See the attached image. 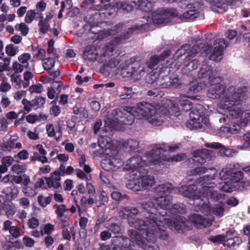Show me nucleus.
<instances>
[{"label":"nucleus","mask_w":250,"mask_h":250,"mask_svg":"<svg viewBox=\"0 0 250 250\" xmlns=\"http://www.w3.org/2000/svg\"><path fill=\"white\" fill-rule=\"evenodd\" d=\"M161 10L162 8L159 9L151 13V17H148L151 20L150 22L154 24H166L169 22V19L167 18L165 13L161 12Z\"/></svg>","instance_id":"nucleus-26"},{"label":"nucleus","mask_w":250,"mask_h":250,"mask_svg":"<svg viewBox=\"0 0 250 250\" xmlns=\"http://www.w3.org/2000/svg\"><path fill=\"white\" fill-rule=\"evenodd\" d=\"M106 228L109 231L115 234H119L122 232V228L120 224L111 223L106 226Z\"/></svg>","instance_id":"nucleus-53"},{"label":"nucleus","mask_w":250,"mask_h":250,"mask_svg":"<svg viewBox=\"0 0 250 250\" xmlns=\"http://www.w3.org/2000/svg\"><path fill=\"white\" fill-rule=\"evenodd\" d=\"M15 29L16 30L21 32V34L23 36H26L29 32L28 26L23 22L16 24Z\"/></svg>","instance_id":"nucleus-60"},{"label":"nucleus","mask_w":250,"mask_h":250,"mask_svg":"<svg viewBox=\"0 0 250 250\" xmlns=\"http://www.w3.org/2000/svg\"><path fill=\"white\" fill-rule=\"evenodd\" d=\"M141 206L139 209L121 207L119 215L123 219L128 218L130 226L139 230H145V238L149 241H154L157 237L166 239L167 235L165 229L167 227L180 232L185 226L183 218L179 217L178 220L172 222L164 215H161L160 212L157 213L152 201L143 202Z\"/></svg>","instance_id":"nucleus-1"},{"label":"nucleus","mask_w":250,"mask_h":250,"mask_svg":"<svg viewBox=\"0 0 250 250\" xmlns=\"http://www.w3.org/2000/svg\"><path fill=\"white\" fill-rule=\"evenodd\" d=\"M211 173L200 177L197 181V185L183 186L178 188L179 193L193 200H198L203 197H212L213 195V188L215 184L208 182L214 179L217 175L215 168H210Z\"/></svg>","instance_id":"nucleus-3"},{"label":"nucleus","mask_w":250,"mask_h":250,"mask_svg":"<svg viewBox=\"0 0 250 250\" xmlns=\"http://www.w3.org/2000/svg\"><path fill=\"white\" fill-rule=\"evenodd\" d=\"M147 72L146 67L144 64L135 62L131 65V68L123 70L122 74L124 77H130L134 81L140 80Z\"/></svg>","instance_id":"nucleus-11"},{"label":"nucleus","mask_w":250,"mask_h":250,"mask_svg":"<svg viewBox=\"0 0 250 250\" xmlns=\"http://www.w3.org/2000/svg\"><path fill=\"white\" fill-rule=\"evenodd\" d=\"M236 105H233L228 108H223L224 109L227 110L226 114L227 118L229 119H236L240 118V119L242 118V117L246 111H250V110L243 111L240 108L235 106Z\"/></svg>","instance_id":"nucleus-25"},{"label":"nucleus","mask_w":250,"mask_h":250,"mask_svg":"<svg viewBox=\"0 0 250 250\" xmlns=\"http://www.w3.org/2000/svg\"><path fill=\"white\" fill-rule=\"evenodd\" d=\"M205 146L214 149H219V154L222 157H231L236 155L235 150L227 148L221 144L216 142L206 143Z\"/></svg>","instance_id":"nucleus-21"},{"label":"nucleus","mask_w":250,"mask_h":250,"mask_svg":"<svg viewBox=\"0 0 250 250\" xmlns=\"http://www.w3.org/2000/svg\"><path fill=\"white\" fill-rule=\"evenodd\" d=\"M189 220L197 228H200L201 226L206 227L209 224V221L203 217L201 215L194 213L189 215Z\"/></svg>","instance_id":"nucleus-28"},{"label":"nucleus","mask_w":250,"mask_h":250,"mask_svg":"<svg viewBox=\"0 0 250 250\" xmlns=\"http://www.w3.org/2000/svg\"><path fill=\"white\" fill-rule=\"evenodd\" d=\"M235 166V165H229L227 167L223 168L219 173L220 178L221 180H226L229 177L231 178Z\"/></svg>","instance_id":"nucleus-38"},{"label":"nucleus","mask_w":250,"mask_h":250,"mask_svg":"<svg viewBox=\"0 0 250 250\" xmlns=\"http://www.w3.org/2000/svg\"><path fill=\"white\" fill-rule=\"evenodd\" d=\"M228 45V42L224 39L216 40L213 51L209 56V59L215 62L220 61L223 57V50Z\"/></svg>","instance_id":"nucleus-16"},{"label":"nucleus","mask_w":250,"mask_h":250,"mask_svg":"<svg viewBox=\"0 0 250 250\" xmlns=\"http://www.w3.org/2000/svg\"><path fill=\"white\" fill-rule=\"evenodd\" d=\"M197 97L198 96H196L188 97L185 95H181L175 101L167 100L165 104V109H161V112L162 114L166 115L170 114L178 116L179 115L178 113L181 110L187 112L192 108V103L188 98L192 100H199V99Z\"/></svg>","instance_id":"nucleus-6"},{"label":"nucleus","mask_w":250,"mask_h":250,"mask_svg":"<svg viewBox=\"0 0 250 250\" xmlns=\"http://www.w3.org/2000/svg\"><path fill=\"white\" fill-rule=\"evenodd\" d=\"M158 146H160L161 147L165 148V149H164V151H162V152L161 153V154L160 155V158L159 160L157 161V164H159V163H160L159 161H161V159H164L163 153L164 152L167 151V148L168 149L169 152H174V151L177 150L179 148V145H178V144H174V145L168 146H164V145H155L154 147H155Z\"/></svg>","instance_id":"nucleus-46"},{"label":"nucleus","mask_w":250,"mask_h":250,"mask_svg":"<svg viewBox=\"0 0 250 250\" xmlns=\"http://www.w3.org/2000/svg\"><path fill=\"white\" fill-rule=\"evenodd\" d=\"M165 148L160 146L153 147L148 153H146L142 158L139 156L133 157L127 160L124 164V168L127 170H132V175H134V172L136 170H143L144 167L149 164L157 165V161L159 160L160 155Z\"/></svg>","instance_id":"nucleus-5"},{"label":"nucleus","mask_w":250,"mask_h":250,"mask_svg":"<svg viewBox=\"0 0 250 250\" xmlns=\"http://www.w3.org/2000/svg\"><path fill=\"white\" fill-rule=\"evenodd\" d=\"M129 2L133 3L134 7L146 12L151 11L152 7L151 2L148 0H130Z\"/></svg>","instance_id":"nucleus-29"},{"label":"nucleus","mask_w":250,"mask_h":250,"mask_svg":"<svg viewBox=\"0 0 250 250\" xmlns=\"http://www.w3.org/2000/svg\"><path fill=\"white\" fill-rule=\"evenodd\" d=\"M138 29V27L135 26L129 27L126 31L121 33V35L116 36L105 44L104 47V57H111L109 60L106 61L105 63L106 66L112 68L118 65L119 60L116 57L118 56L121 53L120 44L125 43L132 33Z\"/></svg>","instance_id":"nucleus-4"},{"label":"nucleus","mask_w":250,"mask_h":250,"mask_svg":"<svg viewBox=\"0 0 250 250\" xmlns=\"http://www.w3.org/2000/svg\"><path fill=\"white\" fill-rule=\"evenodd\" d=\"M124 242L122 237L116 236L111 240L113 250H124L122 247V242Z\"/></svg>","instance_id":"nucleus-52"},{"label":"nucleus","mask_w":250,"mask_h":250,"mask_svg":"<svg viewBox=\"0 0 250 250\" xmlns=\"http://www.w3.org/2000/svg\"><path fill=\"white\" fill-rule=\"evenodd\" d=\"M171 200L172 197L168 195L161 196L154 199L159 207L161 208L166 209L167 211H168L170 209Z\"/></svg>","instance_id":"nucleus-30"},{"label":"nucleus","mask_w":250,"mask_h":250,"mask_svg":"<svg viewBox=\"0 0 250 250\" xmlns=\"http://www.w3.org/2000/svg\"><path fill=\"white\" fill-rule=\"evenodd\" d=\"M61 177L56 174L52 173L51 176L46 179V183L48 187L57 188L61 186Z\"/></svg>","instance_id":"nucleus-36"},{"label":"nucleus","mask_w":250,"mask_h":250,"mask_svg":"<svg viewBox=\"0 0 250 250\" xmlns=\"http://www.w3.org/2000/svg\"><path fill=\"white\" fill-rule=\"evenodd\" d=\"M76 231L74 227H71L68 229H64L62 231V236L63 239L70 240L71 239V235H72L73 240L75 239Z\"/></svg>","instance_id":"nucleus-50"},{"label":"nucleus","mask_w":250,"mask_h":250,"mask_svg":"<svg viewBox=\"0 0 250 250\" xmlns=\"http://www.w3.org/2000/svg\"><path fill=\"white\" fill-rule=\"evenodd\" d=\"M241 243V240L238 237H234L229 238L227 239H225L224 245L228 247L235 249Z\"/></svg>","instance_id":"nucleus-42"},{"label":"nucleus","mask_w":250,"mask_h":250,"mask_svg":"<svg viewBox=\"0 0 250 250\" xmlns=\"http://www.w3.org/2000/svg\"><path fill=\"white\" fill-rule=\"evenodd\" d=\"M128 234L130 239L123 236H121L124 239V242H122V247L124 250H131L130 249V247L132 246L131 241L132 243L135 242L138 245L142 246L146 243V240L153 243L155 241H151L145 238L146 237L145 230H139L137 231L131 229L128 230Z\"/></svg>","instance_id":"nucleus-10"},{"label":"nucleus","mask_w":250,"mask_h":250,"mask_svg":"<svg viewBox=\"0 0 250 250\" xmlns=\"http://www.w3.org/2000/svg\"><path fill=\"white\" fill-rule=\"evenodd\" d=\"M113 114L119 124L126 125H132L134 121L135 116H137L136 114L132 113L131 110L128 112L117 109L113 111Z\"/></svg>","instance_id":"nucleus-18"},{"label":"nucleus","mask_w":250,"mask_h":250,"mask_svg":"<svg viewBox=\"0 0 250 250\" xmlns=\"http://www.w3.org/2000/svg\"><path fill=\"white\" fill-rule=\"evenodd\" d=\"M212 49V46L208 43H196L192 46V49L185 58L183 62V68L186 71H191L196 69L199 65V61L193 58L199 51L208 54Z\"/></svg>","instance_id":"nucleus-8"},{"label":"nucleus","mask_w":250,"mask_h":250,"mask_svg":"<svg viewBox=\"0 0 250 250\" xmlns=\"http://www.w3.org/2000/svg\"><path fill=\"white\" fill-rule=\"evenodd\" d=\"M18 137L12 136L6 142H3L0 146V149L4 151H10L14 147V143L17 141Z\"/></svg>","instance_id":"nucleus-37"},{"label":"nucleus","mask_w":250,"mask_h":250,"mask_svg":"<svg viewBox=\"0 0 250 250\" xmlns=\"http://www.w3.org/2000/svg\"><path fill=\"white\" fill-rule=\"evenodd\" d=\"M11 169L16 174L22 173L25 172L26 166L24 164L16 163L12 165Z\"/></svg>","instance_id":"nucleus-56"},{"label":"nucleus","mask_w":250,"mask_h":250,"mask_svg":"<svg viewBox=\"0 0 250 250\" xmlns=\"http://www.w3.org/2000/svg\"><path fill=\"white\" fill-rule=\"evenodd\" d=\"M19 192V189L15 186L7 187L1 190L2 193L4 194L6 197L12 200L18 197Z\"/></svg>","instance_id":"nucleus-32"},{"label":"nucleus","mask_w":250,"mask_h":250,"mask_svg":"<svg viewBox=\"0 0 250 250\" xmlns=\"http://www.w3.org/2000/svg\"><path fill=\"white\" fill-rule=\"evenodd\" d=\"M22 192L27 197H33L37 194L35 187L34 186L32 187L29 185L26 187H22Z\"/></svg>","instance_id":"nucleus-58"},{"label":"nucleus","mask_w":250,"mask_h":250,"mask_svg":"<svg viewBox=\"0 0 250 250\" xmlns=\"http://www.w3.org/2000/svg\"><path fill=\"white\" fill-rule=\"evenodd\" d=\"M122 161L116 158L104 159L101 164L102 167L106 171H115L122 166Z\"/></svg>","instance_id":"nucleus-24"},{"label":"nucleus","mask_w":250,"mask_h":250,"mask_svg":"<svg viewBox=\"0 0 250 250\" xmlns=\"http://www.w3.org/2000/svg\"><path fill=\"white\" fill-rule=\"evenodd\" d=\"M126 28L125 24L119 23L115 25L110 29L104 30L99 33V37L101 39H104L110 36L115 35L120 32L124 31Z\"/></svg>","instance_id":"nucleus-23"},{"label":"nucleus","mask_w":250,"mask_h":250,"mask_svg":"<svg viewBox=\"0 0 250 250\" xmlns=\"http://www.w3.org/2000/svg\"><path fill=\"white\" fill-rule=\"evenodd\" d=\"M211 9L217 13H223L227 10V4L224 0H209Z\"/></svg>","instance_id":"nucleus-31"},{"label":"nucleus","mask_w":250,"mask_h":250,"mask_svg":"<svg viewBox=\"0 0 250 250\" xmlns=\"http://www.w3.org/2000/svg\"><path fill=\"white\" fill-rule=\"evenodd\" d=\"M212 212L216 215L222 217L224 215V208L221 203L215 205L212 209Z\"/></svg>","instance_id":"nucleus-61"},{"label":"nucleus","mask_w":250,"mask_h":250,"mask_svg":"<svg viewBox=\"0 0 250 250\" xmlns=\"http://www.w3.org/2000/svg\"><path fill=\"white\" fill-rule=\"evenodd\" d=\"M8 232L10 235H7L5 237V240L9 239L10 240H13L14 239H17L23 233V231L17 226H13L10 229V231Z\"/></svg>","instance_id":"nucleus-39"},{"label":"nucleus","mask_w":250,"mask_h":250,"mask_svg":"<svg viewBox=\"0 0 250 250\" xmlns=\"http://www.w3.org/2000/svg\"><path fill=\"white\" fill-rule=\"evenodd\" d=\"M10 78L12 86L16 89L21 88V76L18 74H13Z\"/></svg>","instance_id":"nucleus-55"},{"label":"nucleus","mask_w":250,"mask_h":250,"mask_svg":"<svg viewBox=\"0 0 250 250\" xmlns=\"http://www.w3.org/2000/svg\"><path fill=\"white\" fill-rule=\"evenodd\" d=\"M139 143L137 141L130 139L124 142L123 144L124 147H126L129 151L134 150L138 148Z\"/></svg>","instance_id":"nucleus-48"},{"label":"nucleus","mask_w":250,"mask_h":250,"mask_svg":"<svg viewBox=\"0 0 250 250\" xmlns=\"http://www.w3.org/2000/svg\"><path fill=\"white\" fill-rule=\"evenodd\" d=\"M213 156V152L208 149H198L193 152L192 160L195 163L202 165L211 160Z\"/></svg>","instance_id":"nucleus-19"},{"label":"nucleus","mask_w":250,"mask_h":250,"mask_svg":"<svg viewBox=\"0 0 250 250\" xmlns=\"http://www.w3.org/2000/svg\"><path fill=\"white\" fill-rule=\"evenodd\" d=\"M244 173L241 171H235L233 169V173L230 178V180L233 182H239L241 184L243 183L244 185L242 187L244 188L248 186H250V182L249 180H246L243 179Z\"/></svg>","instance_id":"nucleus-33"},{"label":"nucleus","mask_w":250,"mask_h":250,"mask_svg":"<svg viewBox=\"0 0 250 250\" xmlns=\"http://www.w3.org/2000/svg\"><path fill=\"white\" fill-rule=\"evenodd\" d=\"M161 12L162 13H165L167 18H168V16L172 17H179L178 16V12L175 8H163Z\"/></svg>","instance_id":"nucleus-62"},{"label":"nucleus","mask_w":250,"mask_h":250,"mask_svg":"<svg viewBox=\"0 0 250 250\" xmlns=\"http://www.w3.org/2000/svg\"><path fill=\"white\" fill-rule=\"evenodd\" d=\"M171 83L170 87L174 88L184 89L186 84L179 79L176 75L171 76Z\"/></svg>","instance_id":"nucleus-43"},{"label":"nucleus","mask_w":250,"mask_h":250,"mask_svg":"<svg viewBox=\"0 0 250 250\" xmlns=\"http://www.w3.org/2000/svg\"><path fill=\"white\" fill-rule=\"evenodd\" d=\"M55 63L54 58L49 57L43 60L42 66L45 70L49 71L54 66Z\"/></svg>","instance_id":"nucleus-54"},{"label":"nucleus","mask_w":250,"mask_h":250,"mask_svg":"<svg viewBox=\"0 0 250 250\" xmlns=\"http://www.w3.org/2000/svg\"><path fill=\"white\" fill-rule=\"evenodd\" d=\"M186 158V155L185 154L182 153L180 154H177L175 156H173L171 157H168L167 158L165 156H164V159H161V161H159V164H162V160H165L167 162H178L181 161L183 159H184Z\"/></svg>","instance_id":"nucleus-51"},{"label":"nucleus","mask_w":250,"mask_h":250,"mask_svg":"<svg viewBox=\"0 0 250 250\" xmlns=\"http://www.w3.org/2000/svg\"><path fill=\"white\" fill-rule=\"evenodd\" d=\"M213 192L214 194L212 197H203L202 196L201 198H200V202L196 203L199 207V209L207 215L209 214L210 211L209 203L208 201V198H214L217 197V192L213 190Z\"/></svg>","instance_id":"nucleus-27"},{"label":"nucleus","mask_w":250,"mask_h":250,"mask_svg":"<svg viewBox=\"0 0 250 250\" xmlns=\"http://www.w3.org/2000/svg\"><path fill=\"white\" fill-rule=\"evenodd\" d=\"M192 49V47H191L189 44H185L176 51L174 57L176 59H178L186 53H188V55H189V53Z\"/></svg>","instance_id":"nucleus-41"},{"label":"nucleus","mask_w":250,"mask_h":250,"mask_svg":"<svg viewBox=\"0 0 250 250\" xmlns=\"http://www.w3.org/2000/svg\"><path fill=\"white\" fill-rule=\"evenodd\" d=\"M43 235H50L55 230L54 226L50 223H47L41 227Z\"/></svg>","instance_id":"nucleus-64"},{"label":"nucleus","mask_w":250,"mask_h":250,"mask_svg":"<svg viewBox=\"0 0 250 250\" xmlns=\"http://www.w3.org/2000/svg\"><path fill=\"white\" fill-rule=\"evenodd\" d=\"M45 130L49 137L54 138L57 141H61L62 136V126L60 123L47 124Z\"/></svg>","instance_id":"nucleus-20"},{"label":"nucleus","mask_w":250,"mask_h":250,"mask_svg":"<svg viewBox=\"0 0 250 250\" xmlns=\"http://www.w3.org/2000/svg\"><path fill=\"white\" fill-rule=\"evenodd\" d=\"M173 189L172 185L167 183L157 186L154 188V191L155 193L159 194L160 196H163L162 195L165 194L170 192Z\"/></svg>","instance_id":"nucleus-34"},{"label":"nucleus","mask_w":250,"mask_h":250,"mask_svg":"<svg viewBox=\"0 0 250 250\" xmlns=\"http://www.w3.org/2000/svg\"><path fill=\"white\" fill-rule=\"evenodd\" d=\"M31 56L30 54L24 53L18 56V61L24 66L25 68L29 67V61L31 59Z\"/></svg>","instance_id":"nucleus-47"},{"label":"nucleus","mask_w":250,"mask_h":250,"mask_svg":"<svg viewBox=\"0 0 250 250\" xmlns=\"http://www.w3.org/2000/svg\"><path fill=\"white\" fill-rule=\"evenodd\" d=\"M131 111L139 118L141 116L146 118L154 125H160L163 123L161 116L157 112L156 108L149 103H139L137 106L132 107Z\"/></svg>","instance_id":"nucleus-7"},{"label":"nucleus","mask_w":250,"mask_h":250,"mask_svg":"<svg viewBox=\"0 0 250 250\" xmlns=\"http://www.w3.org/2000/svg\"><path fill=\"white\" fill-rule=\"evenodd\" d=\"M170 52L169 50L164 51L159 56H152L145 64H143L146 67L147 72L149 69H153L160 62L164 61L169 56Z\"/></svg>","instance_id":"nucleus-22"},{"label":"nucleus","mask_w":250,"mask_h":250,"mask_svg":"<svg viewBox=\"0 0 250 250\" xmlns=\"http://www.w3.org/2000/svg\"><path fill=\"white\" fill-rule=\"evenodd\" d=\"M108 201L107 194L102 191L100 195L96 197L95 204L98 207L105 205Z\"/></svg>","instance_id":"nucleus-44"},{"label":"nucleus","mask_w":250,"mask_h":250,"mask_svg":"<svg viewBox=\"0 0 250 250\" xmlns=\"http://www.w3.org/2000/svg\"><path fill=\"white\" fill-rule=\"evenodd\" d=\"M134 181L129 184L127 188L133 190L139 191L151 187L155 184L154 177L147 175V170H136L134 172Z\"/></svg>","instance_id":"nucleus-9"},{"label":"nucleus","mask_w":250,"mask_h":250,"mask_svg":"<svg viewBox=\"0 0 250 250\" xmlns=\"http://www.w3.org/2000/svg\"><path fill=\"white\" fill-rule=\"evenodd\" d=\"M130 2L131 3L130 4H127L125 2L119 1L116 3V6L118 9H122L126 12H130L134 7V4L131 2Z\"/></svg>","instance_id":"nucleus-57"},{"label":"nucleus","mask_w":250,"mask_h":250,"mask_svg":"<svg viewBox=\"0 0 250 250\" xmlns=\"http://www.w3.org/2000/svg\"><path fill=\"white\" fill-rule=\"evenodd\" d=\"M38 27L39 32L42 34H45L50 30V26L49 22L43 20V14L42 18H39Z\"/></svg>","instance_id":"nucleus-40"},{"label":"nucleus","mask_w":250,"mask_h":250,"mask_svg":"<svg viewBox=\"0 0 250 250\" xmlns=\"http://www.w3.org/2000/svg\"><path fill=\"white\" fill-rule=\"evenodd\" d=\"M185 206L183 204H175L173 205H171L170 209L168 211L171 214L181 213L182 214L185 212Z\"/></svg>","instance_id":"nucleus-45"},{"label":"nucleus","mask_w":250,"mask_h":250,"mask_svg":"<svg viewBox=\"0 0 250 250\" xmlns=\"http://www.w3.org/2000/svg\"><path fill=\"white\" fill-rule=\"evenodd\" d=\"M6 53L9 56H14L19 52L18 47L12 44L7 45L5 47Z\"/></svg>","instance_id":"nucleus-63"},{"label":"nucleus","mask_w":250,"mask_h":250,"mask_svg":"<svg viewBox=\"0 0 250 250\" xmlns=\"http://www.w3.org/2000/svg\"><path fill=\"white\" fill-rule=\"evenodd\" d=\"M195 4H200V3L195 2L193 0H182L179 2V6L182 8L191 9Z\"/></svg>","instance_id":"nucleus-59"},{"label":"nucleus","mask_w":250,"mask_h":250,"mask_svg":"<svg viewBox=\"0 0 250 250\" xmlns=\"http://www.w3.org/2000/svg\"><path fill=\"white\" fill-rule=\"evenodd\" d=\"M56 84L58 85L56 90L52 87H48L47 89V96L50 99L55 98L56 95L60 93V88L62 85V83L61 82L56 83Z\"/></svg>","instance_id":"nucleus-49"},{"label":"nucleus","mask_w":250,"mask_h":250,"mask_svg":"<svg viewBox=\"0 0 250 250\" xmlns=\"http://www.w3.org/2000/svg\"><path fill=\"white\" fill-rule=\"evenodd\" d=\"M201 4H195L191 9H188V11L180 15L178 19L184 21H193L196 19H204V15L200 11Z\"/></svg>","instance_id":"nucleus-17"},{"label":"nucleus","mask_w":250,"mask_h":250,"mask_svg":"<svg viewBox=\"0 0 250 250\" xmlns=\"http://www.w3.org/2000/svg\"><path fill=\"white\" fill-rule=\"evenodd\" d=\"M146 81L148 83H156V86L161 88H170L171 84V76L158 77V74H155L154 73L153 75L151 74H148L146 76Z\"/></svg>","instance_id":"nucleus-14"},{"label":"nucleus","mask_w":250,"mask_h":250,"mask_svg":"<svg viewBox=\"0 0 250 250\" xmlns=\"http://www.w3.org/2000/svg\"><path fill=\"white\" fill-rule=\"evenodd\" d=\"M239 121L232 123L228 128V132L234 134L240 132L250 122V111H246Z\"/></svg>","instance_id":"nucleus-15"},{"label":"nucleus","mask_w":250,"mask_h":250,"mask_svg":"<svg viewBox=\"0 0 250 250\" xmlns=\"http://www.w3.org/2000/svg\"><path fill=\"white\" fill-rule=\"evenodd\" d=\"M42 13L41 12H36L35 10H28L24 18V21L25 23L30 24L34 19H39L42 18Z\"/></svg>","instance_id":"nucleus-35"},{"label":"nucleus","mask_w":250,"mask_h":250,"mask_svg":"<svg viewBox=\"0 0 250 250\" xmlns=\"http://www.w3.org/2000/svg\"><path fill=\"white\" fill-rule=\"evenodd\" d=\"M198 76L201 78L208 77V83L211 87L221 85L220 83L222 81V78L218 76L215 71H213L209 65L203 64L199 72Z\"/></svg>","instance_id":"nucleus-12"},{"label":"nucleus","mask_w":250,"mask_h":250,"mask_svg":"<svg viewBox=\"0 0 250 250\" xmlns=\"http://www.w3.org/2000/svg\"><path fill=\"white\" fill-rule=\"evenodd\" d=\"M190 119L187 122V126L190 129H197L204 127V126L209 125V120L208 118L201 116L199 114L191 112L189 114Z\"/></svg>","instance_id":"nucleus-13"},{"label":"nucleus","mask_w":250,"mask_h":250,"mask_svg":"<svg viewBox=\"0 0 250 250\" xmlns=\"http://www.w3.org/2000/svg\"><path fill=\"white\" fill-rule=\"evenodd\" d=\"M247 91L246 86L225 87L223 85H217L210 88L208 95L210 98L220 99L219 106L221 108H228L233 105L240 104L246 98Z\"/></svg>","instance_id":"nucleus-2"}]
</instances>
